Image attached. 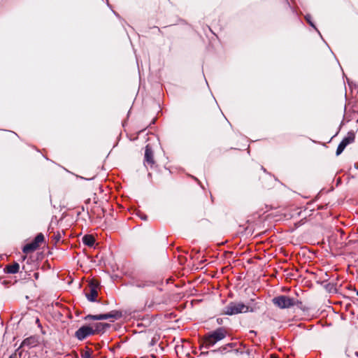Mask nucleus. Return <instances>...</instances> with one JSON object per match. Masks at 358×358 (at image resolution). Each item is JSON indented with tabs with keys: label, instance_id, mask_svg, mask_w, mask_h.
Masks as SVG:
<instances>
[{
	"label": "nucleus",
	"instance_id": "nucleus-1",
	"mask_svg": "<svg viewBox=\"0 0 358 358\" xmlns=\"http://www.w3.org/2000/svg\"><path fill=\"white\" fill-rule=\"evenodd\" d=\"M227 334V330L220 327L206 334L203 338V347L207 349L213 347L216 343L224 339Z\"/></svg>",
	"mask_w": 358,
	"mask_h": 358
},
{
	"label": "nucleus",
	"instance_id": "nucleus-2",
	"mask_svg": "<svg viewBox=\"0 0 358 358\" xmlns=\"http://www.w3.org/2000/svg\"><path fill=\"white\" fill-rule=\"evenodd\" d=\"M252 312V309H249V307L245 306L241 302H230L224 309L223 313L227 315H237L242 313Z\"/></svg>",
	"mask_w": 358,
	"mask_h": 358
},
{
	"label": "nucleus",
	"instance_id": "nucleus-3",
	"mask_svg": "<svg viewBox=\"0 0 358 358\" xmlns=\"http://www.w3.org/2000/svg\"><path fill=\"white\" fill-rule=\"evenodd\" d=\"M273 303L280 309L289 308L294 306V298L286 295H280L273 298Z\"/></svg>",
	"mask_w": 358,
	"mask_h": 358
},
{
	"label": "nucleus",
	"instance_id": "nucleus-4",
	"mask_svg": "<svg viewBox=\"0 0 358 358\" xmlns=\"http://www.w3.org/2000/svg\"><path fill=\"white\" fill-rule=\"evenodd\" d=\"M44 239L45 238L42 233L38 234L34 241L24 245L22 248V252L24 253L28 254L35 251L39 248L40 244L44 241Z\"/></svg>",
	"mask_w": 358,
	"mask_h": 358
},
{
	"label": "nucleus",
	"instance_id": "nucleus-5",
	"mask_svg": "<svg viewBox=\"0 0 358 358\" xmlns=\"http://www.w3.org/2000/svg\"><path fill=\"white\" fill-rule=\"evenodd\" d=\"M122 317V313L118 310H112L108 313L99 315H88L85 317V320H102L108 319H118Z\"/></svg>",
	"mask_w": 358,
	"mask_h": 358
},
{
	"label": "nucleus",
	"instance_id": "nucleus-6",
	"mask_svg": "<svg viewBox=\"0 0 358 358\" xmlns=\"http://www.w3.org/2000/svg\"><path fill=\"white\" fill-rule=\"evenodd\" d=\"M355 138V132L350 131L348 133L347 136L343 138L341 143L338 144L336 149V155H341L348 145L353 143Z\"/></svg>",
	"mask_w": 358,
	"mask_h": 358
},
{
	"label": "nucleus",
	"instance_id": "nucleus-7",
	"mask_svg": "<svg viewBox=\"0 0 358 358\" xmlns=\"http://www.w3.org/2000/svg\"><path fill=\"white\" fill-rule=\"evenodd\" d=\"M40 343L39 337L38 336H31L25 339L21 343L19 348L17 349V351L20 350L21 348L27 347L30 349L34 347H36Z\"/></svg>",
	"mask_w": 358,
	"mask_h": 358
},
{
	"label": "nucleus",
	"instance_id": "nucleus-8",
	"mask_svg": "<svg viewBox=\"0 0 358 358\" xmlns=\"http://www.w3.org/2000/svg\"><path fill=\"white\" fill-rule=\"evenodd\" d=\"M94 329L88 326H83L79 328L75 333V336L79 341H83L90 335H94Z\"/></svg>",
	"mask_w": 358,
	"mask_h": 358
},
{
	"label": "nucleus",
	"instance_id": "nucleus-9",
	"mask_svg": "<svg viewBox=\"0 0 358 358\" xmlns=\"http://www.w3.org/2000/svg\"><path fill=\"white\" fill-rule=\"evenodd\" d=\"M144 164L145 166H150L151 168H152L155 164L154 153L150 145H147L145 148Z\"/></svg>",
	"mask_w": 358,
	"mask_h": 358
},
{
	"label": "nucleus",
	"instance_id": "nucleus-10",
	"mask_svg": "<svg viewBox=\"0 0 358 358\" xmlns=\"http://www.w3.org/2000/svg\"><path fill=\"white\" fill-rule=\"evenodd\" d=\"M97 287H98V283L96 281L92 280L90 282V284H89L90 292L86 293V294H85L88 301H92V302L96 301V299L98 296Z\"/></svg>",
	"mask_w": 358,
	"mask_h": 358
},
{
	"label": "nucleus",
	"instance_id": "nucleus-11",
	"mask_svg": "<svg viewBox=\"0 0 358 358\" xmlns=\"http://www.w3.org/2000/svg\"><path fill=\"white\" fill-rule=\"evenodd\" d=\"M133 283L134 286L138 288H148L156 285V282L154 280L144 278H137Z\"/></svg>",
	"mask_w": 358,
	"mask_h": 358
},
{
	"label": "nucleus",
	"instance_id": "nucleus-12",
	"mask_svg": "<svg viewBox=\"0 0 358 358\" xmlns=\"http://www.w3.org/2000/svg\"><path fill=\"white\" fill-rule=\"evenodd\" d=\"M168 3L169 0H150V6L157 10L164 8Z\"/></svg>",
	"mask_w": 358,
	"mask_h": 358
},
{
	"label": "nucleus",
	"instance_id": "nucleus-13",
	"mask_svg": "<svg viewBox=\"0 0 358 358\" xmlns=\"http://www.w3.org/2000/svg\"><path fill=\"white\" fill-rule=\"evenodd\" d=\"M20 265L18 263L15 262L13 264H9L6 266L5 271L8 273L15 274L19 271Z\"/></svg>",
	"mask_w": 358,
	"mask_h": 358
},
{
	"label": "nucleus",
	"instance_id": "nucleus-14",
	"mask_svg": "<svg viewBox=\"0 0 358 358\" xmlns=\"http://www.w3.org/2000/svg\"><path fill=\"white\" fill-rule=\"evenodd\" d=\"M110 325L107 323L99 322L96 323L94 326L95 329H94V334L104 332L107 328H108Z\"/></svg>",
	"mask_w": 358,
	"mask_h": 358
},
{
	"label": "nucleus",
	"instance_id": "nucleus-15",
	"mask_svg": "<svg viewBox=\"0 0 358 358\" xmlns=\"http://www.w3.org/2000/svg\"><path fill=\"white\" fill-rule=\"evenodd\" d=\"M94 242L95 239L92 235H85L83 237V243L89 247H92L94 244Z\"/></svg>",
	"mask_w": 358,
	"mask_h": 358
},
{
	"label": "nucleus",
	"instance_id": "nucleus-16",
	"mask_svg": "<svg viewBox=\"0 0 358 358\" xmlns=\"http://www.w3.org/2000/svg\"><path fill=\"white\" fill-rule=\"evenodd\" d=\"M234 345H235V343H230L223 347L220 348L219 349H217L216 350H213V352H220L221 353H224L225 352L229 351L228 350L229 348H232Z\"/></svg>",
	"mask_w": 358,
	"mask_h": 358
},
{
	"label": "nucleus",
	"instance_id": "nucleus-17",
	"mask_svg": "<svg viewBox=\"0 0 358 358\" xmlns=\"http://www.w3.org/2000/svg\"><path fill=\"white\" fill-rule=\"evenodd\" d=\"M294 306H296L300 309H304L303 303L296 299H294Z\"/></svg>",
	"mask_w": 358,
	"mask_h": 358
},
{
	"label": "nucleus",
	"instance_id": "nucleus-18",
	"mask_svg": "<svg viewBox=\"0 0 358 358\" xmlns=\"http://www.w3.org/2000/svg\"><path fill=\"white\" fill-rule=\"evenodd\" d=\"M310 18H311V17H310V15H307V16H306V21L308 22V24H309L310 26H312V27H315V25L313 24V22H311V20H310Z\"/></svg>",
	"mask_w": 358,
	"mask_h": 358
},
{
	"label": "nucleus",
	"instance_id": "nucleus-19",
	"mask_svg": "<svg viewBox=\"0 0 358 358\" xmlns=\"http://www.w3.org/2000/svg\"><path fill=\"white\" fill-rule=\"evenodd\" d=\"M36 323L38 324V327L42 328L40 320H39L38 318H36Z\"/></svg>",
	"mask_w": 358,
	"mask_h": 358
},
{
	"label": "nucleus",
	"instance_id": "nucleus-20",
	"mask_svg": "<svg viewBox=\"0 0 358 358\" xmlns=\"http://www.w3.org/2000/svg\"><path fill=\"white\" fill-rule=\"evenodd\" d=\"M83 358H91V356L89 353H85Z\"/></svg>",
	"mask_w": 358,
	"mask_h": 358
},
{
	"label": "nucleus",
	"instance_id": "nucleus-21",
	"mask_svg": "<svg viewBox=\"0 0 358 358\" xmlns=\"http://www.w3.org/2000/svg\"><path fill=\"white\" fill-rule=\"evenodd\" d=\"M55 238L56 241H59V239H60V236H59V235H57V236H55Z\"/></svg>",
	"mask_w": 358,
	"mask_h": 358
},
{
	"label": "nucleus",
	"instance_id": "nucleus-22",
	"mask_svg": "<svg viewBox=\"0 0 358 358\" xmlns=\"http://www.w3.org/2000/svg\"><path fill=\"white\" fill-rule=\"evenodd\" d=\"M282 3H283L285 6H287V5H288L287 2L285 0H282Z\"/></svg>",
	"mask_w": 358,
	"mask_h": 358
},
{
	"label": "nucleus",
	"instance_id": "nucleus-23",
	"mask_svg": "<svg viewBox=\"0 0 358 358\" xmlns=\"http://www.w3.org/2000/svg\"><path fill=\"white\" fill-rule=\"evenodd\" d=\"M270 358H278L277 356H275V355H271Z\"/></svg>",
	"mask_w": 358,
	"mask_h": 358
},
{
	"label": "nucleus",
	"instance_id": "nucleus-24",
	"mask_svg": "<svg viewBox=\"0 0 358 358\" xmlns=\"http://www.w3.org/2000/svg\"><path fill=\"white\" fill-rule=\"evenodd\" d=\"M250 334H256V331L251 330V331H250Z\"/></svg>",
	"mask_w": 358,
	"mask_h": 358
},
{
	"label": "nucleus",
	"instance_id": "nucleus-25",
	"mask_svg": "<svg viewBox=\"0 0 358 358\" xmlns=\"http://www.w3.org/2000/svg\"><path fill=\"white\" fill-rule=\"evenodd\" d=\"M15 357H16V355L15 354V355H10L8 358H15Z\"/></svg>",
	"mask_w": 358,
	"mask_h": 358
},
{
	"label": "nucleus",
	"instance_id": "nucleus-26",
	"mask_svg": "<svg viewBox=\"0 0 358 358\" xmlns=\"http://www.w3.org/2000/svg\"><path fill=\"white\" fill-rule=\"evenodd\" d=\"M34 275H35L36 278H37L38 275V273H34Z\"/></svg>",
	"mask_w": 358,
	"mask_h": 358
},
{
	"label": "nucleus",
	"instance_id": "nucleus-27",
	"mask_svg": "<svg viewBox=\"0 0 358 358\" xmlns=\"http://www.w3.org/2000/svg\"><path fill=\"white\" fill-rule=\"evenodd\" d=\"M349 86H350V90H352V87L350 83H349Z\"/></svg>",
	"mask_w": 358,
	"mask_h": 358
},
{
	"label": "nucleus",
	"instance_id": "nucleus-28",
	"mask_svg": "<svg viewBox=\"0 0 358 358\" xmlns=\"http://www.w3.org/2000/svg\"><path fill=\"white\" fill-rule=\"evenodd\" d=\"M262 169L264 170V171H266V169H264V167H262Z\"/></svg>",
	"mask_w": 358,
	"mask_h": 358
},
{
	"label": "nucleus",
	"instance_id": "nucleus-29",
	"mask_svg": "<svg viewBox=\"0 0 358 358\" xmlns=\"http://www.w3.org/2000/svg\"><path fill=\"white\" fill-rule=\"evenodd\" d=\"M262 169L264 170V171H266V169H264V167H262Z\"/></svg>",
	"mask_w": 358,
	"mask_h": 358
},
{
	"label": "nucleus",
	"instance_id": "nucleus-30",
	"mask_svg": "<svg viewBox=\"0 0 358 358\" xmlns=\"http://www.w3.org/2000/svg\"><path fill=\"white\" fill-rule=\"evenodd\" d=\"M262 169L264 170V171H266V169H264V167H262Z\"/></svg>",
	"mask_w": 358,
	"mask_h": 358
},
{
	"label": "nucleus",
	"instance_id": "nucleus-31",
	"mask_svg": "<svg viewBox=\"0 0 358 358\" xmlns=\"http://www.w3.org/2000/svg\"><path fill=\"white\" fill-rule=\"evenodd\" d=\"M355 355H356V356H357V357H358V352H355Z\"/></svg>",
	"mask_w": 358,
	"mask_h": 358
},
{
	"label": "nucleus",
	"instance_id": "nucleus-32",
	"mask_svg": "<svg viewBox=\"0 0 358 358\" xmlns=\"http://www.w3.org/2000/svg\"><path fill=\"white\" fill-rule=\"evenodd\" d=\"M140 358H147V357H140Z\"/></svg>",
	"mask_w": 358,
	"mask_h": 358
},
{
	"label": "nucleus",
	"instance_id": "nucleus-33",
	"mask_svg": "<svg viewBox=\"0 0 358 358\" xmlns=\"http://www.w3.org/2000/svg\"><path fill=\"white\" fill-rule=\"evenodd\" d=\"M357 295L358 296V290L357 291Z\"/></svg>",
	"mask_w": 358,
	"mask_h": 358
}]
</instances>
